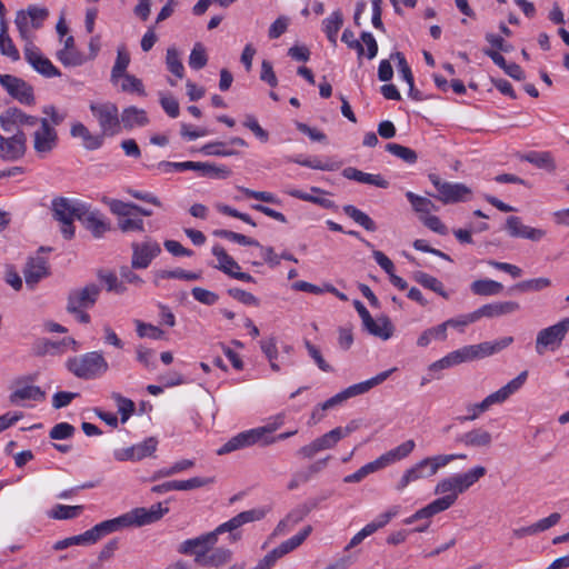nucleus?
Returning <instances> with one entry per match:
<instances>
[{
    "mask_svg": "<svg viewBox=\"0 0 569 569\" xmlns=\"http://www.w3.org/2000/svg\"><path fill=\"white\" fill-rule=\"evenodd\" d=\"M467 456L463 453L457 455H438L433 457H428L419 462H417L411 468L407 469L401 479L397 485V489L401 490L406 488L409 483L427 479L432 477L438 472V470L449 462L456 459H465Z\"/></svg>",
    "mask_w": 569,
    "mask_h": 569,
    "instance_id": "f257e3e1",
    "label": "nucleus"
},
{
    "mask_svg": "<svg viewBox=\"0 0 569 569\" xmlns=\"http://www.w3.org/2000/svg\"><path fill=\"white\" fill-rule=\"evenodd\" d=\"M66 367L73 376L84 380L101 377L109 369L107 360L99 351H91L69 358Z\"/></svg>",
    "mask_w": 569,
    "mask_h": 569,
    "instance_id": "f03ea898",
    "label": "nucleus"
},
{
    "mask_svg": "<svg viewBox=\"0 0 569 569\" xmlns=\"http://www.w3.org/2000/svg\"><path fill=\"white\" fill-rule=\"evenodd\" d=\"M356 429L357 425L355 422H350L346 427H337L299 448L297 456L302 459H312L321 451L333 449L341 439L348 437Z\"/></svg>",
    "mask_w": 569,
    "mask_h": 569,
    "instance_id": "7ed1b4c3",
    "label": "nucleus"
},
{
    "mask_svg": "<svg viewBox=\"0 0 569 569\" xmlns=\"http://www.w3.org/2000/svg\"><path fill=\"white\" fill-rule=\"evenodd\" d=\"M86 203L68 198H57L52 201L53 217L61 223V233L66 239L74 237L73 220H79L80 212H83Z\"/></svg>",
    "mask_w": 569,
    "mask_h": 569,
    "instance_id": "20e7f679",
    "label": "nucleus"
},
{
    "mask_svg": "<svg viewBox=\"0 0 569 569\" xmlns=\"http://www.w3.org/2000/svg\"><path fill=\"white\" fill-rule=\"evenodd\" d=\"M168 508H162L161 503L151 506L147 509L143 507L134 508L117 518H113L117 530L131 527H142L160 520L167 512Z\"/></svg>",
    "mask_w": 569,
    "mask_h": 569,
    "instance_id": "39448f33",
    "label": "nucleus"
},
{
    "mask_svg": "<svg viewBox=\"0 0 569 569\" xmlns=\"http://www.w3.org/2000/svg\"><path fill=\"white\" fill-rule=\"evenodd\" d=\"M428 178L437 190V193L429 194L445 204L465 202L471 199L472 191L463 183L443 181L436 173H430Z\"/></svg>",
    "mask_w": 569,
    "mask_h": 569,
    "instance_id": "423d86ee",
    "label": "nucleus"
},
{
    "mask_svg": "<svg viewBox=\"0 0 569 569\" xmlns=\"http://www.w3.org/2000/svg\"><path fill=\"white\" fill-rule=\"evenodd\" d=\"M104 202L110 211L118 217L117 224L122 232H142L144 230L143 220L134 211V203L117 199H106Z\"/></svg>",
    "mask_w": 569,
    "mask_h": 569,
    "instance_id": "0eeeda50",
    "label": "nucleus"
},
{
    "mask_svg": "<svg viewBox=\"0 0 569 569\" xmlns=\"http://www.w3.org/2000/svg\"><path fill=\"white\" fill-rule=\"evenodd\" d=\"M569 331V317L561 319L556 325L541 329L536 338V352L539 356L546 351H556L562 343Z\"/></svg>",
    "mask_w": 569,
    "mask_h": 569,
    "instance_id": "6e6552de",
    "label": "nucleus"
},
{
    "mask_svg": "<svg viewBox=\"0 0 569 569\" xmlns=\"http://www.w3.org/2000/svg\"><path fill=\"white\" fill-rule=\"evenodd\" d=\"M90 111L97 119L103 136H114L120 131L119 111L112 102H96L90 104Z\"/></svg>",
    "mask_w": 569,
    "mask_h": 569,
    "instance_id": "1a4fd4ad",
    "label": "nucleus"
},
{
    "mask_svg": "<svg viewBox=\"0 0 569 569\" xmlns=\"http://www.w3.org/2000/svg\"><path fill=\"white\" fill-rule=\"evenodd\" d=\"M268 511L269 509L264 507L242 511L230 520L219 525L214 529V532L218 537L224 532H229L230 541H238L241 538V535L237 530L246 523L263 519Z\"/></svg>",
    "mask_w": 569,
    "mask_h": 569,
    "instance_id": "9d476101",
    "label": "nucleus"
},
{
    "mask_svg": "<svg viewBox=\"0 0 569 569\" xmlns=\"http://www.w3.org/2000/svg\"><path fill=\"white\" fill-rule=\"evenodd\" d=\"M218 536L214 530L187 539L178 546V552L181 555L193 556L199 565L203 561L207 553L217 545Z\"/></svg>",
    "mask_w": 569,
    "mask_h": 569,
    "instance_id": "9b49d317",
    "label": "nucleus"
},
{
    "mask_svg": "<svg viewBox=\"0 0 569 569\" xmlns=\"http://www.w3.org/2000/svg\"><path fill=\"white\" fill-rule=\"evenodd\" d=\"M457 500L456 493L445 495L440 498L428 503L426 507L419 509L416 513L405 520V523L409 525L413 521L426 519L428 520L432 516L449 509ZM430 521H426L422 526L417 527L413 531L423 532L428 529Z\"/></svg>",
    "mask_w": 569,
    "mask_h": 569,
    "instance_id": "f8f14e48",
    "label": "nucleus"
},
{
    "mask_svg": "<svg viewBox=\"0 0 569 569\" xmlns=\"http://www.w3.org/2000/svg\"><path fill=\"white\" fill-rule=\"evenodd\" d=\"M513 342L512 337H503L493 342L486 341L478 345H470L460 348L463 362L473 361L477 359H483L492 356L505 348L509 347Z\"/></svg>",
    "mask_w": 569,
    "mask_h": 569,
    "instance_id": "ddd939ff",
    "label": "nucleus"
},
{
    "mask_svg": "<svg viewBox=\"0 0 569 569\" xmlns=\"http://www.w3.org/2000/svg\"><path fill=\"white\" fill-rule=\"evenodd\" d=\"M39 127L33 132V149L39 157H46L58 144V132L47 118L39 119Z\"/></svg>",
    "mask_w": 569,
    "mask_h": 569,
    "instance_id": "4468645a",
    "label": "nucleus"
},
{
    "mask_svg": "<svg viewBox=\"0 0 569 569\" xmlns=\"http://www.w3.org/2000/svg\"><path fill=\"white\" fill-rule=\"evenodd\" d=\"M100 291V287L96 283H88L84 287L72 289L68 295L67 311L92 308L99 298Z\"/></svg>",
    "mask_w": 569,
    "mask_h": 569,
    "instance_id": "2eb2a0df",
    "label": "nucleus"
},
{
    "mask_svg": "<svg viewBox=\"0 0 569 569\" xmlns=\"http://www.w3.org/2000/svg\"><path fill=\"white\" fill-rule=\"evenodd\" d=\"M39 118L29 116L18 108H9L0 114V127L7 133L23 132V127L38 126Z\"/></svg>",
    "mask_w": 569,
    "mask_h": 569,
    "instance_id": "dca6fc26",
    "label": "nucleus"
},
{
    "mask_svg": "<svg viewBox=\"0 0 569 569\" xmlns=\"http://www.w3.org/2000/svg\"><path fill=\"white\" fill-rule=\"evenodd\" d=\"M23 53L28 63L43 77L53 78L61 76L59 69L41 53L33 42L24 43Z\"/></svg>",
    "mask_w": 569,
    "mask_h": 569,
    "instance_id": "f3484780",
    "label": "nucleus"
},
{
    "mask_svg": "<svg viewBox=\"0 0 569 569\" xmlns=\"http://www.w3.org/2000/svg\"><path fill=\"white\" fill-rule=\"evenodd\" d=\"M132 259L131 267L133 269H146L150 266L151 261L157 258L161 252L160 244L152 239H147L143 242L132 243Z\"/></svg>",
    "mask_w": 569,
    "mask_h": 569,
    "instance_id": "a211bd4d",
    "label": "nucleus"
},
{
    "mask_svg": "<svg viewBox=\"0 0 569 569\" xmlns=\"http://www.w3.org/2000/svg\"><path fill=\"white\" fill-rule=\"evenodd\" d=\"M0 83L7 92L23 104H33V89L21 78L0 73Z\"/></svg>",
    "mask_w": 569,
    "mask_h": 569,
    "instance_id": "6ab92c4d",
    "label": "nucleus"
},
{
    "mask_svg": "<svg viewBox=\"0 0 569 569\" xmlns=\"http://www.w3.org/2000/svg\"><path fill=\"white\" fill-rule=\"evenodd\" d=\"M158 441L156 438L150 437L140 443L133 445L128 448L117 449L113 457L117 461H139L147 457H151L157 450Z\"/></svg>",
    "mask_w": 569,
    "mask_h": 569,
    "instance_id": "aec40b11",
    "label": "nucleus"
},
{
    "mask_svg": "<svg viewBox=\"0 0 569 569\" xmlns=\"http://www.w3.org/2000/svg\"><path fill=\"white\" fill-rule=\"evenodd\" d=\"M527 377L528 371L525 370L520 372L516 378L510 380L499 390L487 396L481 402H479L478 407L482 410H489L491 406L505 402L511 395H513L525 385Z\"/></svg>",
    "mask_w": 569,
    "mask_h": 569,
    "instance_id": "412c9836",
    "label": "nucleus"
},
{
    "mask_svg": "<svg viewBox=\"0 0 569 569\" xmlns=\"http://www.w3.org/2000/svg\"><path fill=\"white\" fill-rule=\"evenodd\" d=\"M27 151V137L24 132L10 137L0 134V158L4 161H16L22 158Z\"/></svg>",
    "mask_w": 569,
    "mask_h": 569,
    "instance_id": "4be33fe9",
    "label": "nucleus"
},
{
    "mask_svg": "<svg viewBox=\"0 0 569 569\" xmlns=\"http://www.w3.org/2000/svg\"><path fill=\"white\" fill-rule=\"evenodd\" d=\"M212 254L218 260L217 268L226 274L244 282H252L253 277L247 272H242L238 262L227 253V251L219 244L212 248Z\"/></svg>",
    "mask_w": 569,
    "mask_h": 569,
    "instance_id": "5701e85b",
    "label": "nucleus"
},
{
    "mask_svg": "<svg viewBox=\"0 0 569 569\" xmlns=\"http://www.w3.org/2000/svg\"><path fill=\"white\" fill-rule=\"evenodd\" d=\"M257 443L262 446V440L259 436L257 428H253L250 430L242 431L236 435L234 437L230 438L223 446H221L217 450V453L219 456H222L240 449L251 447Z\"/></svg>",
    "mask_w": 569,
    "mask_h": 569,
    "instance_id": "b1692460",
    "label": "nucleus"
},
{
    "mask_svg": "<svg viewBox=\"0 0 569 569\" xmlns=\"http://www.w3.org/2000/svg\"><path fill=\"white\" fill-rule=\"evenodd\" d=\"M506 230L512 238L529 239L531 241H539L546 236L543 229H537L522 223L521 219L517 216H510L506 220Z\"/></svg>",
    "mask_w": 569,
    "mask_h": 569,
    "instance_id": "393cba45",
    "label": "nucleus"
},
{
    "mask_svg": "<svg viewBox=\"0 0 569 569\" xmlns=\"http://www.w3.org/2000/svg\"><path fill=\"white\" fill-rule=\"evenodd\" d=\"M391 521V510H386L373 520L368 522L360 531H358L346 546L345 550H350L360 545L366 538L372 536L380 529L385 528Z\"/></svg>",
    "mask_w": 569,
    "mask_h": 569,
    "instance_id": "a878e982",
    "label": "nucleus"
},
{
    "mask_svg": "<svg viewBox=\"0 0 569 569\" xmlns=\"http://www.w3.org/2000/svg\"><path fill=\"white\" fill-rule=\"evenodd\" d=\"M48 261L42 257L30 258L23 269L24 280L28 288L34 289L37 283L49 276Z\"/></svg>",
    "mask_w": 569,
    "mask_h": 569,
    "instance_id": "bb28decb",
    "label": "nucleus"
},
{
    "mask_svg": "<svg viewBox=\"0 0 569 569\" xmlns=\"http://www.w3.org/2000/svg\"><path fill=\"white\" fill-rule=\"evenodd\" d=\"M79 221L88 229L93 237L101 238L110 230L109 223L106 222L103 216L86 204L83 212H80Z\"/></svg>",
    "mask_w": 569,
    "mask_h": 569,
    "instance_id": "cd10ccee",
    "label": "nucleus"
},
{
    "mask_svg": "<svg viewBox=\"0 0 569 569\" xmlns=\"http://www.w3.org/2000/svg\"><path fill=\"white\" fill-rule=\"evenodd\" d=\"M520 309L517 301H499L481 306L476 310L478 319L481 318H497L506 315L513 313Z\"/></svg>",
    "mask_w": 569,
    "mask_h": 569,
    "instance_id": "c85d7f7f",
    "label": "nucleus"
},
{
    "mask_svg": "<svg viewBox=\"0 0 569 569\" xmlns=\"http://www.w3.org/2000/svg\"><path fill=\"white\" fill-rule=\"evenodd\" d=\"M63 41V48L57 52V59L64 67H79L86 62V57L76 49L74 38L67 37Z\"/></svg>",
    "mask_w": 569,
    "mask_h": 569,
    "instance_id": "c756f323",
    "label": "nucleus"
},
{
    "mask_svg": "<svg viewBox=\"0 0 569 569\" xmlns=\"http://www.w3.org/2000/svg\"><path fill=\"white\" fill-rule=\"evenodd\" d=\"M456 441L463 443L466 447L488 448L491 446L492 437L487 430L477 428L457 437Z\"/></svg>",
    "mask_w": 569,
    "mask_h": 569,
    "instance_id": "7c9ffc66",
    "label": "nucleus"
},
{
    "mask_svg": "<svg viewBox=\"0 0 569 569\" xmlns=\"http://www.w3.org/2000/svg\"><path fill=\"white\" fill-rule=\"evenodd\" d=\"M390 376H391V369L382 371L366 381L349 386L343 391H345L347 398L350 399L352 397L360 396V395L368 392L372 388L385 382Z\"/></svg>",
    "mask_w": 569,
    "mask_h": 569,
    "instance_id": "2f4dec72",
    "label": "nucleus"
},
{
    "mask_svg": "<svg viewBox=\"0 0 569 569\" xmlns=\"http://www.w3.org/2000/svg\"><path fill=\"white\" fill-rule=\"evenodd\" d=\"M70 133L73 138L82 139V144L88 150L99 149L103 143V137L92 134L89 129L81 122L72 124Z\"/></svg>",
    "mask_w": 569,
    "mask_h": 569,
    "instance_id": "473e14b6",
    "label": "nucleus"
},
{
    "mask_svg": "<svg viewBox=\"0 0 569 569\" xmlns=\"http://www.w3.org/2000/svg\"><path fill=\"white\" fill-rule=\"evenodd\" d=\"M148 122L149 119L147 112L143 109H139L133 106L123 109L120 116V123H122L126 129L143 127Z\"/></svg>",
    "mask_w": 569,
    "mask_h": 569,
    "instance_id": "72a5a7b5",
    "label": "nucleus"
},
{
    "mask_svg": "<svg viewBox=\"0 0 569 569\" xmlns=\"http://www.w3.org/2000/svg\"><path fill=\"white\" fill-rule=\"evenodd\" d=\"M462 356L460 353V349L449 352L443 358L432 362L428 367V371L431 373V378H440V371L451 368L453 366L462 363Z\"/></svg>",
    "mask_w": 569,
    "mask_h": 569,
    "instance_id": "f704fd0d",
    "label": "nucleus"
},
{
    "mask_svg": "<svg viewBox=\"0 0 569 569\" xmlns=\"http://www.w3.org/2000/svg\"><path fill=\"white\" fill-rule=\"evenodd\" d=\"M343 177L360 183L373 184L381 188L388 187V181L382 179L381 176L366 173L352 167L346 168L343 170Z\"/></svg>",
    "mask_w": 569,
    "mask_h": 569,
    "instance_id": "c9c22d12",
    "label": "nucleus"
},
{
    "mask_svg": "<svg viewBox=\"0 0 569 569\" xmlns=\"http://www.w3.org/2000/svg\"><path fill=\"white\" fill-rule=\"evenodd\" d=\"M343 24V17L339 10L333 11L322 21V29L332 46H337L338 32Z\"/></svg>",
    "mask_w": 569,
    "mask_h": 569,
    "instance_id": "e433bc0d",
    "label": "nucleus"
},
{
    "mask_svg": "<svg viewBox=\"0 0 569 569\" xmlns=\"http://www.w3.org/2000/svg\"><path fill=\"white\" fill-rule=\"evenodd\" d=\"M470 290L476 296L490 297L500 295L503 286L491 279H478L470 284Z\"/></svg>",
    "mask_w": 569,
    "mask_h": 569,
    "instance_id": "4c0bfd02",
    "label": "nucleus"
},
{
    "mask_svg": "<svg viewBox=\"0 0 569 569\" xmlns=\"http://www.w3.org/2000/svg\"><path fill=\"white\" fill-rule=\"evenodd\" d=\"M46 398L44 391L41 390L40 387L37 386H24L16 389L11 396V403L19 405L22 400H33V401H42Z\"/></svg>",
    "mask_w": 569,
    "mask_h": 569,
    "instance_id": "58836bf2",
    "label": "nucleus"
},
{
    "mask_svg": "<svg viewBox=\"0 0 569 569\" xmlns=\"http://www.w3.org/2000/svg\"><path fill=\"white\" fill-rule=\"evenodd\" d=\"M486 475V468L477 466L465 473L455 475L458 492L462 493Z\"/></svg>",
    "mask_w": 569,
    "mask_h": 569,
    "instance_id": "ea45409f",
    "label": "nucleus"
},
{
    "mask_svg": "<svg viewBox=\"0 0 569 569\" xmlns=\"http://www.w3.org/2000/svg\"><path fill=\"white\" fill-rule=\"evenodd\" d=\"M311 527L308 526L303 528L299 533L295 535L290 539L283 541L279 547L274 548L272 551L279 558L289 553L290 551L298 548L310 535Z\"/></svg>",
    "mask_w": 569,
    "mask_h": 569,
    "instance_id": "a19ab883",
    "label": "nucleus"
},
{
    "mask_svg": "<svg viewBox=\"0 0 569 569\" xmlns=\"http://www.w3.org/2000/svg\"><path fill=\"white\" fill-rule=\"evenodd\" d=\"M415 279L422 287L440 295L445 299H449V293L443 289L442 282L436 277L422 271H418L415 273Z\"/></svg>",
    "mask_w": 569,
    "mask_h": 569,
    "instance_id": "79ce46f5",
    "label": "nucleus"
},
{
    "mask_svg": "<svg viewBox=\"0 0 569 569\" xmlns=\"http://www.w3.org/2000/svg\"><path fill=\"white\" fill-rule=\"evenodd\" d=\"M232 552L223 547L220 548H212L207 556L204 557L203 561H201L199 565L201 566H212V567H220L231 560Z\"/></svg>",
    "mask_w": 569,
    "mask_h": 569,
    "instance_id": "37998d69",
    "label": "nucleus"
},
{
    "mask_svg": "<svg viewBox=\"0 0 569 569\" xmlns=\"http://www.w3.org/2000/svg\"><path fill=\"white\" fill-rule=\"evenodd\" d=\"M284 422V416L278 415L272 421L267 423L266 426L258 427L257 430L262 440V446H269L277 441V438H272V433L277 431Z\"/></svg>",
    "mask_w": 569,
    "mask_h": 569,
    "instance_id": "c03bdc74",
    "label": "nucleus"
},
{
    "mask_svg": "<svg viewBox=\"0 0 569 569\" xmlns=\"http://www.w3.org/2000/svg\"><path fill=\"white\" fill-rule=\"evenodd\" d=\"M407 199L411 203L413 210L421 216H430L431 211L438 210V207L428 198L417 196L416 193L408 191L406 193Z\"/></svg>",
    "mask_w": 569,
    "mask_h": 569,
    "instance_id": "a18cd8bd",
    "label": "nucleus"
},
{
    "mask_svg": "<svg viewBox=\"0 0 569 569\" xmlns=\"http://www.w3.org/2000/svg\"><path fill=\"white\" fill-rule=\"evenodd\" d=\"M447 339L446 325L440 323L425 330L418 338L417 345L419 347H427L432 340L445 341Z\"/></svg>",
    "mask_w": 569,
    "mask_h": 569,
    "instance_id": "49530a36",
    "label": "nucleus"
},
{
    "mask_svg": "<svg viewBox=\"0 0 569 569\" xmlns=\"http://www.w3.org/2000/svg\"><path fill=\"white\" fill-rule=\"evenodd\" d=\"M343 212L350 217L356 223L360 224L368 231H373L376 229V224L372 219L361 210L357 209L355 206L348 204L343 207Z\"/></svg>",
    "mask_w": 569,
    "mask_h": 569,
    "instance_id": "de8ad7c7",
    "label": "nucleus"
},
{
    "mask_svg": "<svg viewBox=\"0 0 569 569\" xmlns=\"http://www.w3.org/2000/svg\"><path fill=\"white\" fill-rule=\"evenodd\" d=\"M99 280L106 286L107 291L122 295L127 288L122 281H120L114 272L111 271H99Z\"/></svg>",
    "mask_w": 569,
    "mask_h": 569,
    "instance_id": "09e8293b",
    "label": "nucleus"
},
{
    "mask_svg": "<svg viewBox=\"0 0 569 569\" xmlns=\"http://www.w3.org/2000/svg\"><path fill=\"white\" fill-rule=\"evenodd\" d=\"M551 286V280L546 277L523 280L516 283L512 289L520 292L541 291Z\"/></svg>",
    "mask_w": 569,
    "mask_h": 569,
    "instance_id": "8fccbe9b",
    "label": "nucleus"
},
{
    "mask_svg": "<svg viewBox=\"0 0 569 569\" xmlns=\"http://www.w3.org/2000/svg\"><path fill=\"white\" fill-rule=\"evenodd\" d=\"M166 64L168 70L178 78H182L184 73V67L180 60L179 51L174 47L167 49Z\"/></svg>",
    "mask_w": 569,
    "mask_h": 569,
    "instance_id": "3c124183",
    "label": "nucleus"
},
{
    "mask_svg": "<svg viewBox=\"0 0 569 569\" xmlns=\"http://www.w3.org/2000/svg\"><path fill=\"white\" fill-rule=\"evenodd\" d=\"M0 52L2 56L10 58L12 61L20 60V53L9 37L6 28L0 32Z\"/></svg>",
    "mask_w": 569,
    "mask_h": 569,
    "instance_id": "603ef678",
    "label": "nucleus"
},
{
    "mask_svg": "<svg viewBox=\"0 0 569 569\" xmlns=\"http://www.w3.org/2000/svg\"><path fill=\"white\" fill-rule=\"evenodd\" d=\"M134 325L137 333L140 338H150L153 340H159L164 337V331L151 323H147L141 320H134Z\"/></svg>",
    "mask_w": 569,
    "mask_h": 569,
    "instance_id": "864d4df0",
    "label": "nucleus"
},
{
    "mask_svg": "<svg viewBox=\"0 0 569 569\" xmlns=\"http://www.w3.org/2000/svg\"><path fill=\"white\" fill-rule=\"evenodd\" d=\"M80 545H82V546L93 545L88 530L81 535L69 537V538L57 541L53 545V549L54 550H63L66 548L72 547V546H80Z\"/></svg>",
    "mask_w": 569,
    "mask_h": 569,
    "instance_id": "5fc2aeb1",
    "label": "nucleus"
},
{
    "mask_svg": "<svg viewBox=\"0 0 569 569\" xmlns=\"http://www.w3.org/2000/svg\"><path fill=\"white\" fill-rule=\"evenodd\" d=\"M112 399L116 401L118 412L121 415V422H127L134 412V402L128 398L122 397L120 393H113Z\"/></svg>",
    "mask_w": 569,
    "mask_h": 569,
    "instance_id": "6e6d98bb",
    "label": "nucleus"
},
{
    "mask_svg": "<svg viewBox=\"0 0 569 569\" xmlns=\"http://www.w3.org/2000/svg\"><path fill=\"white\" fill-rule=\"evenodd\" d=\"M157 278L159 279H181L187 281L199 280L201 278L200 273L186 271L181 268H177L174 270H161L157 273Z\"/></svg>",
    "mask_w": 569,
    "mask_h": 569,
    "instance_id": "4d7b16f0",
    "label": "nucleus"
},
{
    "mask_svg": "<svg viewBox=\"0 0 569 569\" xmlns=\"http://www.w3.org/2000/svg\"><path fill=\"white\" fill-rule=\"evenodd\" d=\"M82 509V506L57 505L51 510L50 516L54 519H73L81 513Z\"/></svg>",
    "mask_w": 569,
    "mask_h": 569,
    "instance_id": "13d9d810",
    "label": "nucleus"
},
{
    "mask_svg": "<svg viewBox=\"0 0 569 569\" xmlns=\"http://www.w3.org/2000/svg\"><path fill=\"white\" fill-rule=\"evenodd\" d=\"M92 542L96 543L103 536L118 531L113 519L104 520L88 530Z\"/></svg>",
    "mask_w": 569,
    "mask_h": 569,
    "instance_id": "bf43d9fd",
    "label": "nucleus"
},
{
    "mask_svg": "<svg viewBox=\"0 0 569 569\" xmlns=\"http://www.w3.org/2000/svg\"><path fill=\"white\" fill-rule=\"evenodd\" d=\"M130 63L129 54L123 50H118L116 62L111 70V80L116 82L122 74L127 73L126 70Z\"/></svg>",
    "mask_w": 569,
    "mask_h": 569,
    "instance_id": "052dcab7",
    "label": "nucleus"
},
{
    "mask_svg": "<svg viewBox=\"0 0 569 569\" xmlns=\"http://www.w3.org/2000/svg\"><path fill=\"white\" fill-rule=\"evenodd\" d=\"M214 482V478L194 477L188 480H174L176 490H192Z\"/></svg>",
    "mask_w": 569,
    "mask_h": 569,
    "instance_id": "680f3d73",
    "label": "nucleus"
},
{
    "mask_svg": "<svg viewBox=\"0 0 569 569\" xmlns=\"http://www.w3.org/2000/svg\"><path fill=\"white\" fill-rule=\"evenodd\" d=\"M208 62L206 49L201 43H196L189 56V66L199 70L202 69Z\"/></svg>",
    "mask_w": 569,
    "mask_h": 569,
    "instance_id": "e2e57ef3",
    "label": "nucleus"
},
{
    "mask_svg": "<svg viewBox=\"0 0 569 569\" xmlns=\"http://www.w3.org/2000/svg\"><path fill=\"white\" fill-rule=\"evenodd\" d=\"M479 319H478V315L475 311L470 312V313H467V315H461L457 318H451V319H448L443 322V325H446V329L448 330V328H457L459 329L460 331H463V328L467 327L468 325L470 323H473V322H477Z\"/></svg>",
    "mask_w": 569,
    "mask_h": 569,
    "instance_id": "0e129e2a",
    "label": "nucleus"
},
{
    "mask_svg": "<svg viewBox=\"0 0 569 569\" xmlns=\"http://www.w3.org/2000/svg\"><path fill=\"white\" fill-rule=\"evenodd\" d=\"M120 78H122L121 89L126 92H137L139 94H144V89L142 81L133 74L124 73Z\"/></svg>",
    "mask_w": 569,
    "mask_h": 569,
    "instance_id": "69168bd1",
    "label": "nucleus"
},
{
    "mask_svg": "<svg viewBox=\"0 0 569 569\" xmlns=\"http://www.w3.org/2000/svg\"><path fill=\"white\" fill-rule=\"evenodd\" d=\"M198 171L201 172L202 176L212 178H227L231 173L230 169L224 166L217 167L207 162H200Z\"/></svg>",
    "mask_w": 569,
    "mask_h": 569,
    "instance_id": "338daca9",
    "label": "nucleus"
},
{
    "mask_svg": "<svg viewBox=\"0 0 569 569\" xmlns=\"http://www.w3.org/2000/svg\"><path fill=\"white\" fill-rule=\"evenodd\" d=\"M393 157L407 164H415L418 160V154L413 149L399 143H393Z\"/></svg>",
    "mask_w": 569,
    "mask_h": 569,
    "instance_id": "774afa93",
    "label": "nucleus"
}]
</instances>
